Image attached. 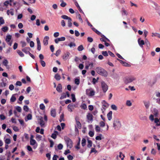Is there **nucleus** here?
<instances>
[{"mask_svg":"<svg viewBox=\"0 0 160 160\" xmlns=\"http://www.w3.org/2000/svg\"><path fill=\"white\" fill-rule=\"evenodd\" d=\"M95 70L101 76L107 77L108 75L107 72L101 67H98L96 68Z\"/></svg>","mask_w":160,"mask_h":160,"instance_id":"obj_1","label":"nucleus"},{"mask_svg":"<svg viewBox=\"0 0 160 160\" xmlns=\"http://www.w3.org/2000/svg\"><path fill=\"white\" fill-rule=\"evenodd\" d=\"M121 123L119 120L116 119L114 120L113 123V127L115 129L118 130L121 127Z\"/></svg>","mask_w":160,"mask_h":160,"instance_id":"obj_2","label":"nucleus"},{"mask_svg":"<svg viewBox=\"0 0 160 160\" xmlns=\"http://www.w3.org/2000/svg\"><path fill=\"white\" fill-rule=\"evenodd\" d=\"M64 140L67 143V147L71 148L72 147L73 144V142L71 139L67 137H65Z\"/></svg>","mask_w":160,"mask_h":160,"instance_id":"obj_3","label":"nucleus"},{"mask_svg":"<svg viewBox=\"0 0 160 160\" xmlns=\"http://www.w3.org/2000/svg\"><path fill=\"white\" fill-rule=\"evenodd\" d=\"M86 94L89 96H93L94 95L95 92L91 89H87L86 90Z\"/></svg>","mask_w":160,"mask_h":160,"instance_id":"obj_4","label":"nucleus"},{"mask_svg":"<svg viewBox=\"0 0 160 160\" xmlns=\"http://www.w3.org/2000/svg\"><path fill=\"white\" fill-rule=\"evenodd\" d=\"M101 84L103 92H106L108 89V85L104 81L102 82Z\"/></svg>","mask_w":160,"mask_h":160,"instance_id":"obj_5","label":"nucleus"},{"mask_svg":"<svg viewBox=\"0 0 160 160\" xmlns=\"http://www.w3.org/2000/svg\"><path fill=\"white\" fill-rule=\"evenodd\" d=\"M136 79L135 78L132 76H130L126 78L125 80V82L126 84L130 83Z\"/></svg>","mask_w":160,"mask_h":160,"instance_id":"obj_6","label":"nucleus"},{"mask_svg":"<svg viewBox=\"0 0 160 160\" xmlns=\"http://www.w3.org/2000/svg\"><path fill=\"white\" fill-rule=\"evenodd\" d=\"M108 106L109 104L108 103L104 101L103 103L102 107L101 109V110L102 111V112L103 113H104V112L106 110V108Z\"/></svg>","mask_w":160,"mask_h":160,"instance_id":"obj_7","label":"nucleus"},{"mask_svg":"<svg viewBox=\"0 0 160 160\" xmlns=\"http://www.w3.org/2000/svg\"><path fill=\"white\" fill-rule=\"evenodd\" d=\"M39 123L41 127H43L45 124V122L43 120V118L41 117L38 119Z\"/></svg>","mask_w":160,"mask_h":160,"instance_id":"obj_8","label":"nucleus"},{"mask_svg":"<svg viewBox=\"0 0 160 160\" xmlns=\"http://www.w3.org/2000/svg\"><path fill=\"white\" fill-rule=\"evenodd\" d=\"M65 40V38L64 37L61 38H56L55 39L54 41L56 43H58L60 41H64Z\"/></svg>","mask_w":160,"mask_h":160,"instance_id":"obj_9","label":"nucleus"},{"mask_svg":"<svg viewBox=\"0 0 160 160\" xmlns=\"http://www.w3.org/2000/svg\"><path fill=\"white\" fill-rule=\"evenodd\" d=\"M49 39V37L48 36H45L43 40V42L44 45L46 46L48 44V41Z\"/></svg>","mask_w":160,"mask_h":160,"instance_id":"obj_10","label":"nucleus"},{"mask_svg":"<svg viewBox=\"0 0 160 160\" xmlns=\"http://www.w3.org/2000/svg\"><path fill=\"white\" fill-rule=\"evenodd\" d=\"M31 50V48L29 47H25L22 49V51L26 54H28Z\"/></svg>","mask_w":160,"mask_h":160,"instance_id":"obj_11","label":"nucleus"},{"mask_svg":"<svg viewBox=\"0 0 160 160\" xmlns=\"http://www.w3.org/2000/svg\"><path fill=\"white\" fill-rule=\"evenodd\" d=\"M57 91L59 92H61L62 91V86L61 83H59L58 84L57 87L56 88Z\"/></svg>","mask_w":160,"mask_h":160,"instance_id":"obj_12","label":"nucleus"},{"mask_svg":"<svg viewBox=\"0 0 160 160\" xmlns=\"http://www.w3.org/2000/svg\"><path fill=\"white\" fill-rule=\"evenodd\" d=\"M37 43V49L38 51H40L41 49V45L40 41L38 38H37L36 39Z\"/></svg>","mask_w":160,"mask_h":160,"instance_id":"obj_13","label":"nucleus"},{"mask_svg":"<svg viewBox=\"0 0 160 160\" xmlns=\"http://www.w3.org/2000/svg\"><path fill=\"white\" fill-rule=\"evenodd\" d=\"M87 117L88 120L90 121H92L93 120V116L91 113H88L87 115Z\"/></svg>","mask_w":160,"mask_h":160,"instance_id":"obj_14","label":"nucleus"},{"mask_svg":"<svg viewBox=\"0 0 160 160\" xmlns=\"http://www.w3.org/2000/svg\"><path fill=\"white\" fill-rule=\"evenodd\" d=\"M75 120L76 122L78 128L79 129L81 128L82 127V125L81 123L78 121V119L77 118H75Z\"/></svg>","mask_w":160,"mask_h":160,"instance_id":"obj_15","label":"nucleus"},{"mask_svg":"<svg viewBox=\"0 0 160 160\" xmlns=\"http://www.w3.org/2000/svg\"><path fill=\"white\" fill-rule=\"evenodd\" d=\"M138 42L139 46L141 47H142L143 45L145 44V42L143 40H141L140 38L138 40Z\"/></svg>","mask_w":160,"mask_h":160,"instance_id":"obj_16","label":"nucleus"},{"mask_svg":"<svg viewBox=\"0 0 160 160\" xmlns=\"http://www.w3.org/2000/svg\"><path fill=\"white\" fill-rule=\"evenodd\" d=\"M112 111H109V112L107 114V118L108 120L109 121L111 120L112 119Z\"/></svg>","mask_w":160,"mask_h":160,"instance_id":"obj_17","label":"nucleus"},{"mask_svg":"<svg viewBox=\"0 0 160 160\" xmlns=\"http://www.w3.org/2000/svg\"><path fill=\"white\" fill-rule=\"evenodd\" d=\"M58 132L57 131H54V132L52 134L51 137L54 139H55L57 138V135L58 134Z\"/></svg>","mask_w":160,"mask_h":160,"instance_id":"obj_18","label":"nucleus"},{"mask_svg":"<svg viewBox=\"0 0 160 160\" xmlns=\"http://www.w3.org/2000/svg\"><path fill=\"white\" fill-rule=\"evenodd\" d=\"M56 110L55 109H52L51 111V115L53 117L56 116Z\"/></svg>","mask_w":160,"mask_h":160,"instance_id":"obj_19","label":"nucleus"},{"mask_svg":"<svg viewBox=\"0 0 160 160\" xmlns=\"http://www.w3.org/2000/svg\"><path fill=\"white\" fill-rule=\"evenodd\" d=\"M12 38V36L10 35H8L6 36V41L7 42H9Z\"/></svg>","mask_w":160,"mask_h":160,"instance_id":"obj_20","label":"nucleus"},{"mask_svg":"<svg viewBox=\"0 0 160 160\" xmlns=\"http://www.w3.org/2000/svg\"><path fill=\"white\" fill-rule=\"evenodd\" d=\"M92 142L91 140H88V144L87 147L88 148H90L92 146Z\"/></svg>","mask_w":160,"mask_h":160,"instance_id":"obj_21","label":"nucleus"},{"mask_svg":"<svg viewBox=\"0 0 160 160\" xmlns=\"http://www.w3.org/2000/svg\"><path fill=\"white\" fill-rule=\"evenodd\" d=\"M159 119L158 118H155L154 119V122L156 124L157 126H160V118Z\"/></svg>","mask_w":160,"mask_h":160,"instance_id":"obj_22","label":"nucleus"},{"mask_svg":"<svg viewBox=\"0 0 160 160\" xmlns=\"http://www.w3.org/2000/svg\"><path fill=\"white\" fill-rule=\"evenodd\" d=\"M70 53L69 52H67L65 53L63 56V58L64 59H67L69 56Z\"/></svg>","mask_w":160,"mask_h":160,"instance_id":"obj_23","label":"nucleus"},{"mask_svg":"<svg viewBox=\"0 0 160 160\" xmlns=\"http://www.w3.org/2000/svg\"><path fill=\"white\" fill-rule=\"evenodd\" d=\"M72 19L71 18H69L68 20V26L69 27H71L72 26Z\"/></svg>","mask_w":160,"mask_h":160,"instance_id":"obj_24","label":"nucleus"},{"mask_svg":"<svg viewBox=\"0 0 160 160\" xmlns=\"http://www.w3.org/2000/svg\"><path fill=\"white\" fill-rule=\"evenodd\" d=\"M82 147H84L86 144V140L84 138H82Z\"/></svg>","mask_w":160,"mask_h":160,"instance_id":"obj_25","label":"nucleus"},{"mask_svg":"<svg viewBox=\"0 0 160 160\" xmlns=\"http://www.w3.org/2000/svg\"><path fill=\"white\" fill-rule=\"evenodd\" d=\"M55 78L58 81L61 78V77L58 74H57L55 76Z\"/></svg>","mask_w":160,"mask_h":160,"instance_id":"obj_26","label":"nucleus"},{"mask_svg":"<svg viewBox=\"0 0 160 160\" xmlns=\"http://www.w3.org/2000/svg\"><path fill=\"white\" fill-rule=\"evenodd\" d=\"M92 29L93 31L95 32L98 35L101 34V32H99V31H98L97 29H96L94 28H92Z\"/></svg>","mask_w":160,"mask_h":160,"instance_id":"obj_27","label":"nucleus"},{"mask_svg":"<svg viewBox=\"0 0 160 160\" xmlns=\"http://www.w3.org/2000/svg\"><path fill=\"white\" fill-rule=\"evenodd\" d=\"M2 64L4 66H5L6 67L7 66L8 64V61L6 59H4L2 62Z\"/></svg>","mask_w":160,"mask_h":160,"instance_id":"obj_28","label":"nucleus"},{"mask_svg":"<svg viewBox=\"0 0 160 160\" xmlns=\"http://www.w3.org/2000/svg\"><path fill=\"white\" fill-rule=\"evenodd\" d=\"M66 95L65 93H62L61 97L60 98V99L61 100L62 99L64 98H66Z\"/></svg>","mask_w":160,"mask_h":160,"instance_id":"obj_29","label":"nucleus"},{"mask_svg":"<svg viewBox=\"0 0 160 160\" xmlns=\"http://www.w3.org/2000/svg\"><path fill=\"white\" fill-rule=\"evenodd\" d=\"M36 143V141L34 139H31L30 140V144L31 145H34Z\"/></svg>","mask_w":160,"mask_h":160,"instance_id":"obj_30","label":"nucleus"},{"mask_svg":"<svg viewBox=\"0 0 160 160\" xmlns=\"http://www.w3.org/2000/svg\"><path fill=\"white\" fill-rule=\"evenodd\" d=\"M17 53L21 57H23L24 56V54L20 50H17Z\"/></svg>","mask_w":160,"mask_h":160,"instance_id":"obj_31","label":"nucleus"},{"mask_svg":"<svg viewBox=\"0 0 160 160\" xmlns=\"http://www.w3.org/2000/svg\"><path fill=\"white\" fill-rule=\"evenodd\" d=\"M16 100V98L14 96V95H12L10 99V101L11 102H14Z\"/></svg>","mask_w":160,"mask_h":160,"instance_id":"obj_32","label":"nucleus"},{"mask_svg":"<svg viewBox=\"0 0 160 160\" xmlns=\"http://www.w3.org/2000/svg\"><path fill=\"white\" fill-rule=\"evenodd\" d=\"M84 49V48L82 45L79 46L78 48V51H82Z\"/></svg>","mask_w":160,"mask_h":160,"instance_id":"obj_33","label":"nucleus"},{"mask_svg":"<svg viewBox=\"0 0 160 160\" xmlns=\"http://www.w3.org/2000/svg\"><path fill=\"white\" fill-rule=\"evenodd\" d=\"M9 2H12V0H10V1H6L4 2V5L5 6H7L9 4Z\"/></svg>","mask_w":160,"mask_h":160,"instance_id":"obj_34","label":"nucleus"},{"mask_svg":"<svg viewBox=\"0 0 160 160\" xmlns=\"http://www.w3.org/2000/svg\"><path fill=\"white\" fill-rule=\"evenodd\" d=\"M21 44H22V47H24L27 45V43L25 41H22L20 42Z\"/></svg>","mask_w":160,"mask_h":160,"instance_id":"obj_35","label":"nucleus"},{"mask_svg":"<svg viewBox=\"0 0 160 160\" xmlns=\"http://www.w3.org/2000/svg\"><path fill=\"white\" fill-rule=\"evenodd\" d=\"M61 18L63 19H67L68 20L69 19V18H70V17H69L66 15H63L62 16Z\"/></svg>","mask_w":160,"mask_h":160,"instance_id":"obj_36","label":"nucleus"},{"mask_svg":"<svg viewBox=\"0 0 160 160\" xmlns=\"http://www.w3.org/2000/svg\"><path fill=\"white\" fill-rule=\"evenodd\" d=\"M81 107L83 109H86L87 108L86 104L85 103H83L81 106Z\"/></svg>","mask_w":160,"mask_h":160,"instance_id":"obj_37","label":"nucleus"},{"mask_svg":"<svg viewBox=\"0 0 160 160\" xmlns=\"http://www.w3.org/2000/svg\"><path fill=\"white\" fill-rule=\"evenodd\" d=\"M5 143L8 144L11 143V140L9 138H6L5 140Z\"/></svg>","mask_w":160,"mask_h":160,"instance_id":"obj_38","label":"nucleus"},{"mask_svg":"<svg viewBox=\"0 0 160 160\" xmlns=\"http://www.w3.org/2000/svg\"><path fill=\"white\" fill-rule=\"evenodd\" d=\"M88 134L90 137H92L94 135V132L90 131L89 132Z\"/></svg>","mask_w":160,"mask_h":160,"instance_id":"obj_39","label":"nucleus"},{"mask_svg":"<svg viewBox=\"0 0 160 160\" xmlns=\"http://www.w3.org/2000/svg\"><path fill=\"white\" fill-rule=\"evenodd\" d=\"M2 30L4 32H6L8 30V28L7 26H5L2 28Z\"/></svg>","mask_w":160,"mask_h":160,"instance_id":"obj_40","label":"nucleus"},{"mask_svg":"<svg viewBox=\"0 0 160 160\" xmlns=\"http://www.w3.org/2000/svg\"><path fill=\"white\" fill-rule=\"evenodd\" d=\"M95 130L97 132H99L100 131V128L98 125H95Z\"/></svg>","mask_w":160,"mask_h":160,"instance_id":"obj_41","label":"nucleus"},{"mask_svg":"<svg viewBox=\"0 0 160 160\" xmlns=\"http://www.w3.org/2000/svg\"><path fill=\"white\" fill-rule=\"evenodd\" d=\"M72 98V100L73 102H74L76 101V99L75 97V95L73 94H72L71 95Z\"/></svg>","mask_w":160,"mask_h":160,"instance_id":"obj_42","label":"nucleus"},{"mask_svg":"<svg viewBox=\"0 0 160 160\" xmlns=\"http://www.w3.org/2000/svg\"><path fill=\"white\" fill-rule=\"evenodd\" d=\"M39 107L41 110H43L45 109V106L43 103L41 104L40 105Z\"/></svg>","mask_w":160,"mask_h":160,"instance_id":"obj_43","label":"nucleus"},{"mask_svg":"<svg viewBox=\"0 0 160 160\" xmlns=\"http://www.w3.org/2000/svg\"><path fill=\"white\" fill-rule=\"evenodd\" d=\"M144 103L146 108H148L149 106V103L148 102H144Z\"/></svg>","mask_w":160,"mask_h":160,"instance_id":"obj_44","label":"nucleus"},{"mask_svg":"<svg viewBox=\"0 0 160 160\" xmlns=\"http://www.w3.org/2000/svg\"><path fill=\"white\" fill-rule=\"evenodd\" d=\"M111 108L112 109L115 110H116L117 109V107L114 104L112 105Z\"/></svg>","mask_w":160,"mask_h":160,"instance_id":"obj_45","label":"nucleus"},{"mask_svg":"<svg viewBox=\"0 0 160 160\" xmlns=\"http://www.w3.org/2000/svg\"><path fill=\"white\" fill-rule=\"evenodd\" d=\"M4 23V20L3 19L2 17H0V25L1 24H3Z\"/></svg>","mask_w":160,"mask_h":160,"instance_id":"obj_46","label":"nucleus"},{"mask_svg":"<svg viewBox=\"0 0 160 160\" xmlns=\"http://www.w3.org/2000/svg\"><path fill=\"white\" fill-rule=\"evenodd\" d=\"M156 150L154 148H152L151 150V153L154 155H155L156 154Z\"/></svg>","mask_w":160,"mask_h":160,"instance_id":"obj_47","label":"nucleus"},{"mask_svg":"<svg viewBox=\"0 0 160 160\" xmlns=\"http://www.w3.org/2000/svg\"><path fill=\"white\" fill-rule=\"evenodd\" d=\"M40 62L42 66L43 67H45V66L46 63L44 61H43L42 60H40Z\"/></svg>","mask_w":160,"mask_h":160,"instance_id":"obj_48","label":"nucleus"},{"mask_svg":"<svg viewBox=\"0 0 160 160\" xmlns=\"http://www.w3.org/2000/svg\"><path fill=\"white\" fill-rule=\"evenodd\" d=\"M102 134H100L99 136L96 137L95 139L96 140H101L102 139Z\"/></svg>","mask_w":160,"mask_h":160,"instance_id":"obj_49","label":"nucleus"},{"mask_svg":"<svg viewBox=\"0 0 160 160\" xmlns=\"http://www.w3.org/2000/svg\"><path fill=\"white\" fill-rule=\"evenodd\" d=\"M75 83L77 85H79L80 83V80L77 78H76L75 79Z\"/></svg>","mask_w":160,"mask_h":160,"instance_id":"obj_50","label":"nucleus"},{"mask_svg":"<svg viewBox=\"0 0 160 160\" xmlns=\"http://www.w3.org/2000/svg\"><path fill=\"white\" fill-rule=\"evenodd\" d=\"M23 110L26 112H28L29 110V108L27 106L25 105L23 107Z\"/></svg>","mask_w":160,"mask_h":160,"instance_id":"obj_51","label":"nucleus"},{"mask_svg":"<svg viewBox=\"0 0 160 160\" xmlns=\"http://www.w3.org/2000/svg\"><path fill=\"white\" fill-rule=\"evenodd\" d=\"M74 105L71 104H69L68 105V110H69L70 109H72L73 108Z\"/></svg>","mask_w":160,"mask_h":160,"instance_id":"obj_52","label":"nucleus"},{"mask_svg":"<svg viewBox=\"0 0 160 160\" xmlns=\"http://www.w3.org/2000/svg\"><path fill=\"white\" fill-rule=\"evenodd\" d=\"M102 54L104 56L107 57L108 56V54L106 51H102Z\"/></svg>","mask_w":160,"mask_h":160,"instance_id":"obj_53","label":"nucleus"},{"mask_svg":"<svg viewBox=\"0 0 160 160\" xmlns=\"http://www.w3.org/2000/svg\"><path fill=\"white\" fill-rule=\"evenodd\" d=\"M63 147V146L62 145L61 143L59 144L58 146V148L59 150H61L62 149Z\"/></svg>","mask_w":160,"mask_h":160,"instance_id":"obj_54","label":"nucleus"},{"mask_svg":"<svg viewBox=\"0 0 160 160\" xmlns=\"http://www.w3.org/2000/svg\"><path fill=\"white\" fill-rule=\"evenodd\" d=\"M100 126L101 127H104L105 126V123L103 121H101L99 123Z\"/></svg>","mask_w":160,"mask_h":160,"instance_id":"obj_55","label":"nucleus"},{"mask_svg":"<svg viewBox=\"0 0 160 160\" xmlns=\"http://www.w3.org/2000/svg\"><path fill=\"white\" fill-rule=\"evenodd\" d=\"M126 104L128 106H130L132 105V103L130 100H127Z\"/></svg>","mask_w":160,"mask_h":160,"instance_id":"obj_56","label":"nucleus"},{"mask_svg":"<svg viewBox=\"0 0 160 160\" xmlns=\"http://www.w3.org/2000/svg\"><path fill=\"white\" fill-rule=\"evenodd\" d=\"M88 41L90 42H92L93 41V39L92 38L88 37L87 38Z\"/></svg>","mask_w":160,"mask_h":160,"instance_id":"obj_57","label":"nucleus"},{"mask_svg":"<svg viewBox=\"0 0 160 160\" xmlns=\"http://www.w3.org/2000/svg\"><path fill=\"white\" fill-rule=\"evenodd\" d=\"M27 118L28 120H31L32 119V115L31 114H28L27 116Z\"/></svg>","mask_w":160,"mask_h":160,"instance_id":"obj_58","label":"nucleus"},{"mask_svg":"<svg viewBox=\"0 0 160 160\" xmlns=\"http://www.w3.org/2000/svg\"><path fill=\"white\" fill-rule=\"evenodd\" d=\"M6 117L3 114L0 115V118L1 120H4L6 118Z\"/></svg>","mask_w":160,"mask_h":160,"instance_id":"obj_59","label":"nucleus"},{"mask_svg":"<svg viewBox=\"0 0 160 160\" xmlns=\"http://www.w3.org/2000/svg\"><path fill=\"white\" fill-rule=\"evenodd\" d=\"M61 50H58L54 54L57 56H58L61 53Z\"/></svg>","mask_w":160,"mask_h":160,"instance_id":"obj_60","label":"nucleus"},{"mask_svg":"<svg viewBox=\"0 0 160 160\" xmlns=\"http://www.w3.org/2000/svg\"><path fill=\"white\" fill-rule=\"evenodd\" d=\"M16 109L19 112H21L22 111V109L20 106H17L16 108Z\"/></svg>","mask_w":160,"mask_h":160,"instance_id":"obj_61","label":"nucleus"},{"mask_svg":"<svg viewBox=\"0 0 160 160\" xmlns=\"http://www.w3.org/2000/svg\"><path fill=\"white\" fill-rule=\"evenodd\" d=\"M97 152V151L94 148H92L90 151V153L95 152L96 153Z\"/></svg>","mask_w":160,"mask_h":160,"instance_id":"obj_62","label":"nucleus"},{"mask_svg":"<svg viewBox=\"0 0 160 160\" xmlns=\"http://www.w3.org/2000/svg\"><path fill=\"white\" fill-rule=\"evenodd\" d=\"M64 118V115L63 114H61L60 117V118L59 119V121L61 122L62 121H64L63 120Z\"/></svg>","mask_w":160,"mask_h":160,"instance_id":"obj_63","label":"nucleus"},{"mask_svg":"<svg viewBox=\"0 0 160 160\" xmlns=\"http://www.w3.org/2000/svg\"><path fill=\"white\" fill-rule=\"evenodd\" d=\"M122 12H123L124 15H127L128 14V12H127V11L123 8H122Z\"/></svg>","mask_w":160,"mask_h":160,"instance_id":"obj_64","label":"nucleus"}]
</instances>
